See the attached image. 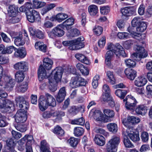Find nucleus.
<instances>
[{
	"instance_id": "obj_1",
	"label": "nucleus",
	"mask_w": 152,
	"mask_h": 152,
	"mask_svg": "<svg viewBox=\"0 0 152 152\" xmlns=\"http://www.w3.org/2000/svg\"><path fill=\"white\" fill-rule=\"evenodd\" d=\"M107 50L115 52V54L117 56H121L124 58L127 56L124 48L118 43L116 44L115 45L112 43H108L107 46Z\"/></svg>"
},
{
	"instance_id": "obj_2",
	"label": "nucleus",
	"mask_w": 152,
	"mask_h": 152,
	"mask_svg": "<svg viewBox=\"0 0 152 152\" xmlns=\"http://www.w3.org/2000/svg\"><path fill=\"white\" fill-rule=\"evenodd\" d=\"M135 50L137 52L133 53L131 57L136 61H139L148 56L147 53L144 48L141 46H136Z\"/></svg>"
},
{
	"instance_id": "obj_3",
	"label": "nucleus",
	"mask_w": 152,
	"mask_h": 152,
	"mask_svg": "<svg viewBox=\"0 0 152 152\" xmlns=\"http://www.w3.org/2000/svg\"><path fill=\"white\" fill-rule=\"evenodd\" d=\"M53 73V79L49 78V82L53 84L61 82L63 72V69L62 67H56L54 70L52 72Z\"/></svg>"
},
{
	"instance_id": "obj_4",
	"label": "nucleus",
	"mask_w": 152,
	"mask_h": 152,
	"mask_svg": "<svg viewBox=\"0 0 152 152\" xmlns=\"http://www.w3.org/2000/svg\"><path fill=\"white\" fill-rule=\"evenodd\" d=\"M120 142L119 137L114 136L107 142L106 149L107 152H116L117 150L116 147Z\"/></svg>"
},
{
	"instance_id": "obj_5",
	"label": "nucleus",
	"mask_w": 152,
	"mask_h": 152,
	"mask_svg": "<svg viewBox=\"0 0 152 152\" xmlns=\"http://www.w3.org/2000/svg\"><path fill=\"white\" fill-rule=\"evenodd\" d=\"M61 28L62 27L61 25H59L48 32V34L49 37L54 39L57 37H62L64 34V32Z\"/></svg>"
},
{
	"instance_id": "obj_6",
	"label": "nucleus",
	"mask_w": 152,
	"mask_h": 152,
	"mask_svg": "<svg viewBox=\"0 0 152 152\" xmlns=\"http://www.w3.org/2000/svg\"><path fill=\"white\" fill-rule=\"evenodd\" d=\"M51 67H39L38 71L39 80L41 81L48 77L52 73Z\"/></svg>"
},
{
	"instance_id": "obj_7",
	"label": "nucleus",
	"mask_w": 152,
	"mask_h": 152,
	"mask_svg": "<svg viewBox=\"0 0 152 152\" xmlns=\"http://www.w3.org/2000/svg\"><path fill=\"white\" fill-rule=\"evenodd\" d=\"M86 81L82 78L80 75H76L75 77L72 78V83L73 87L76 88L80 86H84L86 84Z\"/></svg>"
},
{
	"instance_id": "obj_8",
	"label": "nucleus",
	"mask_w": 152,
	"mask_h": 152,
	"mask_svg": "<svg viewBox=\"0 0 152 152\" xmlns=\"http://www.w3.org/2000/svg\"><path fill=\"white\" fill-rule=\"evenodd\" d=\"M28 20L31 23L37 22L41 21V18L39 12L32 10L29 15L26 14Z\"/></svg>"
},
{
	"instance_id": "obj_9",
	"label": "nucleus",
	"mask_w": 152,
	"mask_h": 152,
	"mask_svg": "<svg viewBox=\"0 0 152 152\" xmlns=\"http://www.w3.org/2000/svg\"><path fill=\"white\" fill-rule=\"evenodd\" d=\"M123 102H125L126 107L127 109L133 110L134 109L137 102L134 98L131 95L127 96L123 100Z\"/></svg>"
},
{
	"instance_id": "obj_10",
	"label": "nucleus",
	"mask_w": 152,
	"mask_h": 152,
	"mask_svg": "<svg viewBox=\"0 0 152 152\" xmlns=\"http://www.w3.org/2000/svg\"><path fill=\"white\" fill-rule=\"evenodd\" d=\"M15 101L16 105L18 106L21 110L26 111L28 107V103L23 96H19L16 97Z\"/></svg>"
},
{
	"instance_id": "obj_11",
	"label": "nucleus",
	"mask_w": 152,
	"mask_h": 152,
	"mask_svg": "<svg viewBox=\"0 0 152 152\" xmlns=\"http://www.w3.org/2000/svg\"><path fill=\"white\" fill-rule=\"evenodd\" d=\"M16 122L17 123H23L27 119V115L25 111L19 110L16 113L15 117Z\"/></svg>"
},
{
	"instance_id": "obj_12",
	"label": "nucleus",
	"mask_w": 152,
	"mask_h": 152,
	"mask_svg": "<svg viewBox=\"0 0 152 152\" xmlns=\"http://www.w3.org/2000/svg\"><path fill=\"white\" fill-rule=\"evenodd\" d=\"M126 133L130 139L134 142L140 140L139 134L136 133V131L133 128L127 129Z\"/></svg>"
},
{
	"instance_id": "obj_13",
	"label": "nucleus",
	"mask_w": 152,
	"mask_h": 152,
	"mask_svg": "<svg viewBox=\"0 0 152 152\" xmlns=\"http://www.w3.org/2000/svg\"><path fill=\"white\" fill-rule=\"evenodd\" d=\"M124 73L127 78L130 80H133L137 75V71L131 67L126 68Z\"/></svg>"
},
{
	"instance_id": "obj_14",
	"label": "nucleus",
	"mask_w": 152,
	"mask_h": 152,
	"mask_svg": "<svg viewBox=\"0 0 152 152\" xmlns=\"http://www.w3.org/2000/svg\"><path fill=\"white\" fill-rule=\"evenodd\" d=\"M27 67H18L19 71L17 72L15 75L16 80L18 82L22 81L24 79L25 76L23 72L27 70Z\"/></svg>"
},
{
	"instance_id": "obj_15",
	"label": "nucleus",
	"mask_w": 152,
	"mask_h": 152,
	"mask_svg": "<svg viewBox=\"0 0 152 152\" xmlns=\"http://www.w3.org/2000/svg\"><path fill=\"white\" fill-rule=\"evenodd\" d=\"M135 12V9L133 7H126L121 9L122 15L126 17L134 14Z\"/></svg>"
},
{
	"instance_id": "obj_16",
	"label": "nucleus",
	"mask_w": 152,
	"mask_h": 152,
	"mask_svg": "<svg viewBox=\"0 0 152 152\" xmlns=\"http://www.w3.org/2000/svg\"><path fill=\"white\" fill-rule=\"evenodd\" d=\"M147 79L144 76L138 77L134 81V85L137 86L141 87L145 86L147 82Z\"/></svg>"
},
{
	"instance_id": "obj_17",
	"label": "nucleus",
	"mask_w": 152,
	"mask_h": 152,
	"mask_svg": "<svg viewBox=\"0 0 152 152\" xmlns=\"http://www.w3.org/2000/svg\"><path fill=\"white\" fill-rule=\"evenodd\" d=\"M48 106L46 99L43 96H40L39 100V106L40 110L44 111L47 109Z\"/></svg>"
},
{
	"instance_id": "obj_18",
	"label": "nucleus",
	"mask_w": 152,
	"mask_h": 152,
	"mask_svg": "<svg viewBox=\"0 0 152 152\" xmlns=\"http://www.w3.org/2000/svg\"><path fill=\"white\" fill-rule=\"evenodd\" d=\"M66 95L65 88V87H63L59 90L56 97L57 101L59 103L61 102L64 100Z\"/></svg>"
},
{
	"instance_id": "obj_19",
	"label": "nucleus",
	"mask_w": 152,
	"mask_h": 152,
	"mask_svg": "<svg viewBox=\"0 0 152 152\" xmlns=\"http://www.w3.org/2000/svg\"><path fill=\"white\" fill-rule=\"evenodd\" d=\"M15 51L14 55L16 57H20L23 58L26 55V50L25 48L23 47L16 48Z\"/></svg>"
},
{
	"instance_id": "obj_20",
	"label": "nucleus",
	"mask_w": 152,
	"mask_h": 152,
	"mask_svg": "<svg viewBox=\"0 0 152 152\" xmlns=\"http://www.w3.org/2000/svg\"><path fill=\"white\" fill-rule=\"evenodd\" d=\"M4 79L5 81H7V82H5L6 83H4L5 84L4 87V88L6 91H11L15 85L13 80L10 79L7 76H5L4 77Z\"/></svg>"
},
{
	"instance_id": "obj_21",
	"label": "nucleus",
	"mask_w": 152,
	"mask_h": 152,
	"mask_svg": "<svg viewBox=\"0 0 152 152\" xmlns=\"http://www.w3.org/2000/svg\"><path fill=\"white\" fill-rule=\"evenodd\" d=\"M74 19L70 18L66 20L61 24L62 28L68 30L72 28V26L74 23Z\"/></svg>"
},
{
	"instance_id": "obj_22",
	"label": "nucleus",
	"mask_w": 152,
	"mask_h": 152,
	"mask_svg": "<svg viewBox=\"0 0 152 152\" xmlns=\"http://www.w3.org/2000/svg\"><path fill=\"white\" fill-rule=\"evenodd\" d=\"M94 140L96 145L100 146H103L105 143V138L99 134L95 135Z\"/></svg>"
},
{
	"instance_id": "obj_23",
	"label": "nucleus",
	"mask_w": 152,
	"mask_h": 152,
	"mask_svg": "<svg viewBox=\"0 0 152 152\" xmlns=\"http://www.w3.org/2000/svg\"><path fill=\"white\" fill-rule=\"evenodd\" d=\"M8 14L9 16L17 15L18 13V7L15 5H10L8 8Z\"/></svg>"
},
{
	"instance_id": "obj_24",
	"label": "nucleus",
	"mask_w": 152,
	"mask_h": 152,
	"mask_svg": "<svg viewBox=\"0 0 152 152\" xmlns=\"http://www.w3.org/2000/svg\"><path fill=\"white\" fill-rule=\"evenodd\" d=\"M68 17V16L66 14L61 13H58L55 17H52L50 19L52 21H54L56 20H57L58 22H61L67 18Z\"/></svg>"
},
{
	"instance_id": "obj_25",
	"label": "nucleus",
	"mask_w": 152,
	"mask_h": 152,
	"mask_svg": "<svg viewBox=\"0 0 152 152\" xmlns=\"http://www.w3.org/2000/svg\"><path fill=\"white\" fill-rule=\"evenodd\" d=\"M75 57L78 60L86 65H90L91 63L88 58L82 54L77 53L75 55Z\"/></svg>"
},
{
	"instance_id": "obj_26",
	"label": "nucleus",
	"mask_w": 152,
	"mask_h": 152,
	"mask_svg": "<svg viewBox=\"0 0 152 152\" xmlns=\"http://www.w3.org/2000/svg\"><path fill=\"white\" fill-rule=\"evenodd\" d=\"M46 100L48 106L54 107L56 105V102L55 99L51 95L47 93L46 94Z\"/></svg>"
},
{
	"instance_id": "obj_27",
	"label": "nucleus",
	"mask_w": 152,
	"mask_h": 152,
	"mask_svg": "<svg viewBox=\"0 0 152 152\" xmlns=\"http://www.w3.org/2000/svg\"><path fill=\"white\" fill-rule=\"evenodd\" d=\"M28 86V84L27 82L18 83L16 87V90L18 92L23 93L27 90Z\"/></svg>"
},
{
	"instance_id": "obj_28",
	"label": "nucleus",
	"mask_w": 152,
	"mask_h": 152,
	"mask_svg": "<svg viewBox=\"0 0 152 152\" xmlns=\"http://www.w3.org/2000/svg\"><path fill=\"white\" fill-rule=\"evenodd\" d=\"M14 40L15 44L17 46L23 45L26 43L23 39L22 34L20 32L19 34V36L15 37Z\"/></svg>"
},
{
	"instance_id": "obj_29",
	"label": "nucleus",
	"mask_w": 152,
	"mask_h": 152,
	"mask_svg": "<svg viewBox=\"0 0 152 152\" xmlns=\"http://www.w3.org/2000/svg\"><path fill=\"white\" fill-rule=\"evenodd\" d=\"M11 107L8 106L4 99L0 98V109L4 110L1 111L3 112H7L10 110Z\"/></svg>"
},
{
	"instance_id": "obj_30",
	"label": "nucleus",
	"mask_w": 152,
	"mask_h": 152,
	"mask_svg": "<svg viewBox=\"0 0 152 152\" xmlns=\"http://www.w3.org/2000/svg\"><path fill=\"white\" fill-rule=\"evenodd\" d=\"M40 150L41 152H51L48 144L45 140L41 142Z\"/></svg>"
},
{
	"instance_id": "obj_31",
	"label": "nucleus",
	"mask_w": 152,
	"mask_h": 152,
	"mask_svg": "<svg viewBox=\"0 0 152 152\" xmlns=\"http://www.w3.org/2000/svg\"><path fill=\"white\" fill-rule=\"evenodd\" d=\"M107 127L108 130L112 133H115L118 130L117 124L115 123H110L108 124Z\"/></svg>"
},
{
	"instance_id": "obj_32",
	"label": "nucleus",
	"mask_w": 152,
	"mask_h": 152,
	"mask_svg": "<svg viewBox=\"0 0 152 152\" xmlns=\"http://www.w3.org/2000/svg\"><path fill=\"white\" fill-rule=\"evenodd\" d=\"M146 108L143 105H139L137 106L136 109V113L139 115H144L147 112Z\"/></svg>"
},
{
	"instance_id": "obj_33",
	"label": "nucleus",
	"mask_w": 152,
	"mask_h": 152,
	"mask_svg": "<svg viewBox=\"0 0 152 152\" xmlns=\"http://www.w3.org/2000/svg\"><path fill=\"white\" fill-rule=\"evenodd\" d=\"M53 132L57 134L58 137H62L64 134V131L62 128L59 126H56L54 128Z\"/></svg>"
},
{
	"instance_id": "obj_34",
	"label": "nucleus",
	"mask_w": 152,
	"mask_h": 152,
	"mask_svg": "<svg viewBox=\"0 0 152 152\" xmlns=\"http://www.w3.org/2000/svg\"><path fill=\"white\" fill-rule=\"evenodd\" d=\"M88 12L91 16H95L98 13V8L94 5L89 6L88 8Z\"/></svg>"
},
{
	"instance_id": "obj_35",
	"label": "nucleus",
	"mask_w": 152,
	"mask_h": 152,
	"mask_svg": "<svg viewBox=\"0 0 152 152\" xmlns=\"http://www.w3.org/2000/svg\"><path fill=\"white\" fill-rule=\"evenodd\" d=\"M103 112L105 116L110 118H113L115 116V112L111 109H104L103 110Z\"/></svg>"
},
{
	"instance_id": "obj_36",
	"label": "nucleus",
	"mask_w": 152,
	"mask_h": 152,
	"mask_svg": "<svg viewBox=\"0 0 152 152\" xmlns=\"http://www.w3.org/2000/svg\"><path fill=\"white\" fill-rule=\"evenodd\" d=\"M127 92L128 91H127L118 89L115 91V94L117 96L121 99H123Z\"/></svg>"
},
{
	"instance_id": "obj_37",
	"label": "nucleus",
	"mask_w": 152,
	"mask_h": 152,
	"mask_svg": "<svg viewBox=\"0 0 152 152\" xmlns=\"http://www.w3.org/2000/svg\"><path fill=\"white\" fill-rule=\"evenodd\" d=\"M25 138L26 137H23L18 142V149L21 151H23L25 149V145L26 146V143L25 144L26 142Z\"/></svg>"
},
{
	"instance_id": "obj_38",
	"label": "nucleus",
	"mask_w": 152,
	"mask_h": 152,
	"mask_svg": "<svg viewBox=\"0 0 152 152\" xmlns=\"http://www.w3.org/2000/svg\"><path fill=\"white\" fill-rule=\"evenodd\" d=\"M84 132V129L82 127H77L74 128V133L76 137H79L82 135Z\"/></svg>"
},
{
	"instance_id": "obj_39",
	"label": "nucleus",
	"mask_w": 152,
	"mask_h": 152,
	"mask_svg": "<svg viewBox=\"0 0 152 152\" xmlns=\"http://www.w3.org/2000/svg\"><path fill=\"white\" fill-rule=\"evenodd\" d=\"M106 74L107 76L109 79V82L112 85L115 84L116 83L115 80L113 72L108 71L107 72Z\"/></svg>"
},
{
	"instance_id": "obj_40",
	"label": "nucleus",
	"mask_w": 152,
	"mask_h": 152,
	"mask_svg": "<svg viewBox=\"0 0 152 152\" xmlns=\"http://www.w3.org/2000/svg\"><path fill=\"white\" fill-rule=\"evenodd\" d=\"M129 118L130 116L128 117L127 118L122 119L121 120L122 123L127 128V129L133 128V126L131 124V120L129 119Z\"/></svg>"
},
{
	"instance_id": "obj_41",
	"label": "nucleus",
	"mask_w": 152,
	"mask_h": 152,
	"mask_svg": "<svg viewBox=\"0 0 152 152\" xmlns=\"http://www.w3.org/2000/svg\"><path fill=\"white\" fill-rule=\"evenodd\" d=\"M102 100L104 102H107L108 104L110 106L113 107L114 105V101L110 95L107 98L106 95H103L102 98Z\"/></svg>"
},
{
	"instance_id": "obj_42",
	"label": "nucleus",
	"mask_w": 152,
	"mask_h": 152,
	"mask_svg": "<svg viewBox=\"0 0 152 152\" xmlns=\"http://www.w3.org/2000/svg\"><path fill=\"white\" fill-rule=\"evenodd\" d=\"M76 44H73L69 48V49L72 50H75L82 48L84 46L83 43L80 42H75Z\"/></svg>"
},
{
	"instance_id": "obj_43",
	"label": "nucleus",
	"mask_w": 152,
	"mask_h": 152,
	"mask_svg": "<svg viewBox=\"0 0 152 152\" xmlns=\"http://www.w3.org/2000/svg\"><path fill=\"white\" fill-rule=\"evenodd\" d=\"M85 121L83 118L75 119L72 121L71 124H72L78 125L83 126L84 124Z\"/></svg>"
},
{
	"instance_id": "obj_44",
	"label": "nucleus",
	"mask_w": 152,
	"mask_h": 152,
	"mask_svg": "<svg viewBox=\"0 0 152 152\" xmlns=\"http://www.w3.org/2000/svg\"><path fill=\"white\" fill-rule=\"evenodd\" d=\"M20 20V18H19L17 15L12 16H9L7 21L9 23H18Z\"/></svg>"
},
{
	"instance_id": "obj_45",
	"label": "nucleus",
	"mask_w": 152,
	"mask_h": 152,
	"mask_svg": "<svg viewBox=\"0 0 152 152\" xmlns=\"http://www.w3.org/2000/svg\"><path fill=\"white\" fill-rule=\"evenodd\" d=\"M142 22L140 18L135 17L133 19L131 22L132 26L133 27H135L137 28L139 26Z\"/></svg>"
},
{
	"instance_id": "obj_46",
	"label": "nucleus",
	"mask_w": 152,
	"mask_h": 152,
	"mask_svg": "<svg viewBox=\"0 0 152 152\" xmlns=\"http://www.w3.org/2000/svg\"><path fill=\"white\" fill-rule=\"evenodd\" d=\"M58 115L57 112H49L46 111L43 113V117L45 118H50L51 116L53 117L57 116Z\"/></svg>"
},
{
	"instance_id": "obj_47",
	"label": "nucleus",
	"mask_w": 152,
	"mask_h": 152,
	"mask_svg": "<svg viewBox=\"0 0 152 152\" xmlns=\"http://www.w3.org/2000/svg\"><path fill=\"white\" fill-rule=\"evenodd\" d=\"M102 91L104 94L103 95H103H106V97L107 96L108 98L109 96H110V89L109 86L105 84L103 85L102 87Z\"/></svg>"
},
{
	"instance_id": "obj_48",
	"label": "nucleus",
	"mask_w": 152,
	"mask_h": 152,
	"mask_svg": "<svg viewBox=\"0 0 152 152\" xmlns=\"http://www.w3.org/2000/svg\"><path fill=\"white\" fill-rule=\"evenodd\" d=\"M67 143L72 147H75L78 143V139L74 137H71L68 140Z\"/></svg>"
},
{
	"instance_id": "obj_49",
	"label": "nucleus",
	"mask_w": 152,
	"mask_h": 152,
	"mask_svg": "<svg viewBox=\"0 0 152 152\" xmlns=\"http://www.w3.org/2000/svg\"><path fill=\"white\" fill-rule=\"evenodd\" d=\"M147 26L146 23L142 21L139 26L136 28V30L137 31L143 32L146 30L147 28Z\"/></svg>"
},
{
	"instance_id": "obj_50",
	"label": "nucleus",
	"mask_w": 152,
	"mask_h": 152,
	"mask_svg": "<svg viewBox=\"0 0 152 152\" xmlns=\"http://www.w3.org/2000/svg\"><path fill=\"white\" fill-rule=\"evenodd\" d=\"M124 142L126 147L127 148H132L133 147L132 145L126 135L124 136Z\"/></svg>"
},
{
	"instance_id": "obj_51",
	"label": "nucleus",
	"mask_w": 152,
	"mask_h": 152,
	"mask_svg": "<svg viewBox=\"0 0 152 152\" xmlns=\"http://www.w3.org/2000/svg\"><path fill=\"white\" fill-rule=\"evenodd\" d=\"M7 146L11 149L12 151H13L14 147L16 143L14 140L12 138L8 139L7 141Z\"/></svg>"
},
{
	"instance_id": "obj_52",
	"label": "nucleus",
	"mask_w": 152,
	"mask_h": 152,
	"mask_svg": "<svg viewBox=\"0 0 152 152\" xmlns=\"http://www.w3.org/2000/svg\"><path fill=\"white\" fill-rule=\"evenodd\" d=\"M110 9L109 6H102L100 7V11L101 14L107 15L110 11Z\"/></svg>"
},
{
	"instance_id": "obj_53",
	"label": "nucleus",
	"mask_w": 152,
	"mask_h": 152,
	"mask_svg": "<svg viewBox=\"0 0 152 152\" xmlns=\"http://www.w3.org/2000/svg\"><path fill=\"white\" fill-rule=\"evenodd\" d=\"M93 31L97 36L101 34L103 32V28L99 26H96L93 29Z\"/></svg>"
},
{
	"instance_id": "obj_54",
	"label": "nucleus",
	"mask_w": 152,
	"mask_h": 152,
	"mask_svg": "<svg viewBox=\"0 0 152 152\" xmlns=\"http://www.w3.org/2000/svg\"><path fill=\"white\" fill-rule=\"evenodd\" d=\"M44 66H52L53 64L52 60L48 58H45L43 60Z\"/></svg>"
},
{
	"instance_id": "obj_55",
	"label": "nucleus",
	"mask_w": 152,
	"mask_h": 152,
	"mask_svg": "<svg viewBox=\"0 0 152 152\" xmlns=\"http://www.w3.org/2000/svg\"><path fill=\"white\" fill-rule=\"evenodd\" d=\"M15 127L18 130L22 132H25L27 130L26 125L21 123L18 124L15 126Z\"/></svg>"
},
{
	"instance_id": "obj_56",
	"label": "nucleus",
	"mask_w": 152,
	"mask_h": 152,
	"mask_svg": "<svg viewBox=\"0 0 152 152\" xmlns=\"http://www.w3.org/2000/svg\"><path fill=\"white\" fill-rule=\"evenodd\" d=\"M15 49H16V48L14 46H10L6 47V48H5V50L2 51V53H3V54H5L7 53L10 54L12 52L13 50L15 51Z\"/></svg>"
},
{
	"instance_id": "obj_57",
	"label": "nucleus",
	"mask_w": 152,
	"mask_h": 152,
	"mask_svg": "<svg viewBox=\"0 0 152 152\" xmlns=\"http://www.w3.org/2000/svg\"><path fill=\"white\" fill-rule=\"evenodd\" d=\"M141 138L143 142H147L149 139V134L147 132H143L141 133Z\"/></svg>"
},
{
	"instance_id": "obj_58",
	"label": "nucleus",
	"mask_w": 152,
	"mask_h": 152,
	"mask_svg": "<svg viewBox=\"0 0 152 152\" xmlns=\"http://www.w3.org/2000/svg\"><path fill=\"white\" fill-rule=\"evenodd\" d=\"M80 34L79 31L76 28H73L70 30L69 36L70 37H75L78 36Z\"/></svg>"
},
{
	"instance_id": "obj_59",
	"label": "nucleus",
	"mask_w": 152,
	"mask_h": 152,
	"mask_svg": "<svg viewBox=\"0 0 152 152\" xmlns=\"http://www.w3.org/2000/svg\"><path fill=\"white\" fill-rule=\"evenodd\" d=\"M9 62L8 58L3 55L0 54V65L7 63Z\"/></svg>"
},
{
	"instance_id": "obj_60",
	"label": "nucleus",
	"mask_w": 152,
	"mask_h": 152,
	"mask_svg": "<svg viewBox=\"0 0 152 152\" xmlns=\"http://www.w3.org/2000/svg\"><path fill=\"white\" fill-rule=\"evenodd\" d=\"M1 36L3 41L7 43H11V40L7 35L3 32H1L0 34Z\"/></svg>"
},
{
	"instance_id": "obj_61",
	"label": "nucleus",
	"mask_w": 152,
	"mask_h": 152,
	"mask_svg": "<svg viewBox=\"0 0 152 152\" xmlns=\"http://www.w3.org/2000/svg\"><path fill=\"white\" fill-rule=\"evenodd\" d=\"M35 36L40 39H43L45 38L44 32L40 30H37L35 32Z\"/></svg>"
},
{
	"instance_id": "obj_62",
	"label": "nucleus",
	"mask_w": 152,
	"mask_h": 152,
	"mask_svg": "<svg viewBox=\"0 0 152 152\" xmlns=\"http://www.w3.org/2000/svg\"><path fill=\"white\" fill-rule=\"evenodd\" d=\"M11 134L12 137L15 139H18L22 136V134L16 132L14 130L11 131Z\"/></svg>"
},
{
	"instance_id": "obj_63",
	"label": "nucleus",
	"mask_w": 152,
	"mask_h": 152,
	"mask_svg": "<svg viewBox=\"0 0 152 152\" xmlns=\"http://www.w3.org/2000/svg\"><path fill=\"white\" fill-rule=\"evenodd\" d=\"M6 118L3 116L2 118H0V127H3L8 125V123L6 121Z\"/></svg>"
},
{
	"instance_id": "obj_64",
	"label": "nucleus",
	"mask_w": 152,
	"mask_h": 152,
	"mask_svg": "<svg viewBox=\"0 0 152 152\" xmlns=\"http://www.w3.org/2000/svg\"><path fill=\"white\" fill-rule=\"evenodd\" d=\"M81 19V24L84 26L86 23V15L85 12H83L80 15Z\"/></svg>"
}]
</instances>
